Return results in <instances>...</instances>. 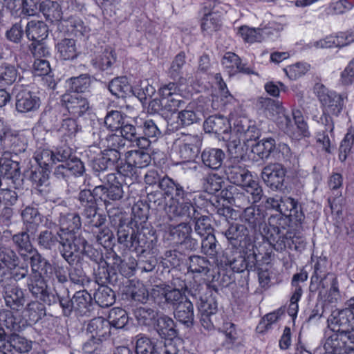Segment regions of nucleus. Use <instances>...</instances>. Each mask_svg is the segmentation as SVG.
Here are the masks:
<instances>
[{
  "label": "nucleus",
  "mask_w": 354,
  "mask_h": 354,
  "mask_svg": "<svg viewBox=\"0 0 354 354\" xmlns=\"http://www.w3.org/2000/svg\"><path fill=\"white\" fill-rule=\"evenodd\" d=\"M228 180L236 185L241 186L248 194L252 196V203L259 202L263 196V189L259 183L253 179L251 173L240 163L228 165L225 169Z\"/></svg>",
  "instance_id": "obj_1"
},
{
  "label": "nucleus",
  "mask_w": 354,
  "mask_h": 354,
  "mask_svg": "<svg viewBox=\"0 0 354 354\" xmlns=\"http://www.w3.org/2000/svg\"><path fill=\"white\" fill-rule=\"evenodd\" d=\"M326 331L325 350L332 354H349L354 350V334L351 331Z\"/></svg>",
  "instance_id": "obj_2"
},
{
  "label": "nucleus",
  "mask_w": 354,
  "mask_h": 354,
  "mask_svg": "<svg viewBox=\"0 0 354 354\" xmlns=\"http://www.w3.org/2000/svg\"><path fill=\"white\" fill-rule=\"evenodd\" d=\"M202 138L197 134L183 133L175 141L176 153L182 162H189L198 154Z\"/></svg>",
  "instance_id": "obj_3"
},
{
  "label": "nucleus",
  "mask_w": 354,
  "mask_h": 354,
  "mask_svg": "<svg viewBox=\"0 0 354 354\" xmlns=\"http://www.w3.org/2000/svg\"><path fill=\"white\" fill-rule=\"evenodd\" d=\"M315 91L325 112L335 115L341 113L344 106V97L341 95L322 84H317Z\"/></svg>",
  "instance_id": "obj_4"
},
{
  "label": "nucleus",
  "mask_w": 354,
  "mask_h": 354,
  "mask_svg": "<svg viewBox=\"0 0 354 354\" xmlns=\"http://www.w3.org/2000/svg\"><path fill=\"white\" fill-rule=\"evenodd\" d=\"M349 300L350 308L342 310H335L332 313L328 319L329 330L328 331L337 332L338 329L342 331L354 330V306H351V301Z\"/></svg>",
  "instance_id": "obj_5"
},
{
  "label": "nucleus",
  "mask_w": 354,
  "mask_h": 354,
  "mask_svg": "<svg viewBox=\"0 0 354 354\" xmlns=\"http://www.w3.org/2000/svg\"><path fill=\"white\" fill-rule=\"evenodd\" d=\"M179 92L180 88L174 82L164 84L160 88L159 93L160 97H162L164 111L176 112L184 104L183 96Z\"/></svg>",
  "instance_id": "obj_6"
},
{
  "label": "nucleus",
  "mask_w": 354,
  "mask_h": 354,
  "mask_svg": "<svg viewBox=\"0 0 354 354\" xmlns=\"http://www.w3.org/2000/svg\"><path fill=\"white\" fill-rule=\"evenodd\" d=\"M26 35L32 41L30 48L33 55L40 56L44 50V23L41 20H32L26 26Z\"/></svg>",
  "instance_id": "obj_7"
},
{
  "label": "nucleus",
  "mask_w": 354,
  "mask_h": 354,
  "mask_svg": "<svg viewBox=\"0 0 354 354\" xmlns=\"http://www.w3.org/2000/svg\"><path fill=\"white\" fill-rule=\"evenodd\" d=\"M165 211L170 220L173 218L187 220L196 218L200 214L191 201L167 203Z\"/></svg>",
  "instance_id": "obj_8"
},
{
  "label": "nucleus",
  "mask_w": 354,
  "mask_h": 354,
  "mask_svg": "<svg viewBox=\"0 0 354 354\" xmlns=\"http://www.w3.org/2000/svg\"><path fill=\"white\" fill-rule=\"evenodd\" d=\"M70 115L73 118L84 115L89 111V103L82 94L66 93L62 99Z\"/></svg>",
  "instance_id": "obj_9"
},
{
  "label": "nucleus",
  "mask_w": 354,
  "mask_h": 354,
  "mask_svg": "<svg viewBox=\"0 0 354 354\" xmlns=\"http://www.w3.org/2000/svg\"><path fill=\"white\" fill-rule=\"evenodd\" d=\"M151 295L159 304L171 305L174 308L184 301L180 290L168 285L155 286L152 289Z\"/></svg>",
  "instance_id": "obj_10"
},
{
  "label": "nucleus",
  "mask_w": 354,
  "mask_h": 354,
  "mask_svg": "<svg viewBox=\"0 0 354 354\" xmlns=\"http://www.w3.org/2000/svg\"><path fill=\"white\" fill-rule=\"evenodd\" d=\"M239 218L248 230L256 232L265 225L266 216L263 210L259 206L250 205L243 209Z\"/></svg>",
  "instance_id": "obj_11"
},
{
  "label": "nucleus",
  "mask_w": 354,
  "mask_h": 354,
  "mask_svg": "<svg viewBox=\"0 0 354 354\" xmlns=\"http://www.w3.org/2000/svg\"><path fill=\"white\" fill-rule=\"evenodd\" d=\"M261 176L268 187L278 189L283 185L286 169L281 164L272 163L263 167Z\"/></svg>",
  "instance_id": "obj_12"
},
{
  "label": "nucleus",
  "mask_w": 354,
  "mask_h": 354,
  "mask_svg": "<svg viewBox=\"0 0 354 354\" xmlns=\"http://www.w3.org/2000/svg\"><path fill=\"white\" fill-rule=\"evenodd\" d=\"M308 272L302 270L300 272L295 274L292 277L291 281L292 292L288 308V313L292 318L297 317L299 310L298 301L303 294V288L300 283H304L308 279Z\"/></svg>",
  "instance_id": "obj_13"
},
{
  "label": "nucleus",
  "mask_w": 354,
  "mask_h": 354,
  "mask_svg": "<svg viewBox=\"0 0 354 354\" xmlns=\"http://www.w3.org/2000/svg\"><path fill=\"white\" fill-rule=\"evenodd\" d=\"M19 87L21 86L15 87L17 111L20 113H28L37 109L41 104L39 97L30 91L21 89Z\"/></svg>",
  "instance_id": "obj_14"
},
{
  "label": "nucleus",
  "mask_w": 354,
  "mask_h": 354,
  "mask_svg": "<svg viewBox=\"0 0 354 354\" xmlns=\"http://www.w3.org/2000/svg\"><path fill=\"white\" fill-rule=\"evenodd\" d=\"M160 189L165 195L171 196L167 203L191 201V193L185 191L183 187L169 177H163L160 183Z\"/></svg>",
  "instance_id": "obj_15"
},
{
  "label": "nucleus",
  "mask_w": 354,
  "mask_h": 354,
  "mask_svg": "<svg viewBox=\"0 0 354 354\" xmlns=\"http://www.w3.org/2000/svg\"><path fill=\"white\" fill-rule=\"evenodd\" d=\"M279 212L288 218L290 221L300 223L304 219L301 207L297 202L290 197L281 198Z\"/></svg>",
  "instance_id": "obj_16"
},
{
  "label": "nucleus",
  "mask_w": 354,
  "mask_h": 354,
  "mask_svg": "<svg viewBox=\"0 0 354 354\" xmlns=\"http://www.w3.org/2000/svg\"><path fill=\"white\" fill-rule=\"evenodd\" d=\"M174 315L176 320L187 327H191L194 323V310L192 303L187 299L179 303L174 308Z\"/></svg>",
  "instance_id": "obj_17"
},
{
  "label": "nucleus",
  "mask_w": 354,
  "mask_h": 354,
  "mask_svg": "<svg viewBox=\"0 0 354 354\" xmlns=\"http://www.w3.org/2000/svg\"><path fill=\"white\" fill-rule=\"evenodd\" d=\"M100 180L107 185L109 201H118L123 197V189L121 183L118 180L115 174L109 173L106 175L99 174Z\"/></svg>",
  "instance_id": "obj_18"
},
{
  "label": "nucleus",
  "mask_w": 354,
  "mask_h": 354,
  "mask_svg": "<svg viewBox=\"0 0 354 354\" xmlns=\"http://www.w3.org/2000/svg\"><path fill=\"white\" fill-rule=\"evenodd\" d=\"M4 299L7 306L19 310L25 304L24 292L17 286H8L4 288Z\"/></svg>",
  "instance_id": "obj_19"
},
{
  "label": "nucleus",
  "mask_w": 354,
  "mask_h": 354,
  "mask_svg": "<svg viewBox=\"0 0 354 354\" xmlns=\"http://www.w3.org/2000/svg\"><path fill=\"white\" fill-rule=\"evenodd\" d=\"M225 158L223 150L216 148H207L201 153V160L205 167L213 170L221 167Z\"/></svg>",
  "instance_id": "obj_20"
},
{
  "label": "nucleus",
  "mask_w": 354,
  "mask_h": 354,
  "mask_svg": "<svg viewBox=\"0 0 354 354\" xmlns=\"http://www.w3.org/2000/svg\"><path fill=\"white\" fill-rule=\"evenodd\" d=\"M86 330L88 333H91L90 337H95L100 340L103 337H108L111 333L109 322L101 317L91 319Z\"/></svg>",
  "instance_id": "obj_21"
},
{
  "label": "nucleus",
  "mask_w": 354,
  "mask_h": 354,
  "mask_svg": "<svg viewBox=\"0 0 354 354\" xmlns=\"http://www.w3.org/2000/svg\"><path fill=\"white\" fill-rule=\"evenodd\" d=\"M222 64L230 75H233L239 72L246 74L252 73L250 68L245 67L244 64H241L239 57L232 52H227L225 54L222 60Z\"/></svg>",
  "instance_id": "obj_22"
},
{
  "label": "nucleus",
  "mask_w": 354,
  "mask_h": 354,
  "mask_svg": "<svg viewBox=\"0 0 354 354\" xmlns=\"http://www.w3.org/2000/svg\"><path fill=\"white\" fill-rule=\"evenodd\" d=\"M21 216L27 230L32 233H35L42 223L43 216L39 212L38 209L32 206L26 207L21 212Z\"/></svg>",
  "instance_id": "obj_23"
},
{
  "label": "nucleus",
  "mask_w": 354,
  "mask_h": 354,
  "mask_svg": "<svg viewBox=\"0 0 354 354\" xmlns=\"http://www.w3.org/2000/svg\"><path fill=\"white\" fill-rule=\"evenodd\" d=\"M28 6L27 0H0V10H3L6 8L12 12V15H34L33 10H30Z\"/></svg>",
  "instance_id": "obj_24"
},
{
  "label": "nucleus",
  "mask_w": 354,
  "mask_h": 354,
  "mask_svg": "<svg viewBox=\"0 0 354 354\" xmlns=\"http://www.w3.org/2000/svg\"><path fill=\"white\" fill-rule=\"evenodd\" d=\"M156 330L163 338L172 339L178 335L174 321L167 315H162L158 318Z\"/></svg>",
  "instance_id": "obj_25"
},
{
  "label": "nucleus",
  "mask_w": 354,
  "mask_h": 354,
  "mask_svg": "<svg viewBox=\"0 0 354 354\" xmlns=\"http://www.w3.org/2000/svg\"><path fill=\"white\" fill-rule=\"evenodd\" d=\"M203 127L207 133L221 134L227 133L229 123L223 116L212 115L205 120Z\"/></svg>",
  "instance_id": "obj_26"
},
{
  "label": "nucleus",
  "mask_w": 354,
  "mask_h": 354,
  "mask_svg": "<svg viewBox=\"0 0 354 354\" xmlns=\"http://www.w3.org/2000/svg\"><path fill=\"white\" fill-rule=\"evenodd\" d=\"M125 159L136 168L146 167L151 161L150 154L142 149L127 151L125 153Z\"/></svg>",
  "instance_id": "obj_27"
},
{
  "label": "nucleus",
  "mask_w": 354,
  "mask_h": 354,
  "mask_svg": "<svg viewBox=\"0 0 354 354\" xmlns=\"http://www.w3.org/2000/svg\"><path fill=\"white\" fill-rule=\"evenodd\" d=\"M82 208L83 209L82 214L86 220L88 225L98 228L104 224L106 218L102 214L97 213V207L96 203Z\"/></svg>",
  "instance_id": "obj_28"
},
{
  "label": "nucleus",
  "mask_w": 354,
  "mask_h": 354,
  "mask_svg": "<svg viewBox=\"0 0 354 354\" xmlns=\"http://www.w3.org/2000/svg\"><path fill=\"white\" fill-rule=\"evenodd\" d=\"M74 310L80 315H86L89 311L91 303V296L86 290H80L75 292L72 298Z\"/></svg>",
  "instance_id": "obj_29"
},
{
  "label": "nucleus",
  "mask_w": 354,
  "mask_h": 354,
  "mask_svg": "<svg viewBox=\"0 0 354 354\" xmlns=\"http://www.w3.org/2000/svg\"><path fill=\"white\" fill-rule=\"evenodd\" d=\"M270 228L268 229V239L271 243H279L281 246L286 247V245H290L289 241L291 240L292 243L295 242L294 236H292V232L288 231L285 235L281 234V230L279 227L271 224V219H270Z\"/></svg>",
  "instance_id": "obj_30"
},
{
  "label": "nucleus",
  "mask_w": 354,
  "mask_h": 354,
  "mask_svg": "<svg viewBox=\"0 0 354 354\" xmlns=\"http://www.w3.org/2000/svg\"><path fill=\"white\" fill-rule=\"evenodd\" d=\"M191 232L192 227L187 223H181L176 226L169 227L171 239L177 244L185 243L189 238Z\"/></svg>",
  "instance_id": "obj_31"
},
{
  "label": "nucleus",
  "mask_w": 354,
  "mask_h": 354,
  "mask_svg": "<svg viewBox=\"0 0 354 354\" xmlns=\"http://www.w3.org/2000/svg\"><path fill=\"white\" fill-rule=\"evenodd\" d=\"M19 263V259L12 249L0 246V265L4 267L6 272L8 270L15 269Z\"/></svg>",
  "instance_id": "obj_32"
},
{
  "label": "nucleus",
  "mask_w": 354,
  "mask_h": 354,
  "mask_svg": "<svg viewBox=\"0 0 354 354\" xmlns=\"http://www.w3.org/2000/svg\"><path fill=\"white\" fill-rule=\"evenodd\" d=\"M210 262L201 256H191L189 258L188 270L194 274L207 275L210 271Z\"/></svg>",
  "instance_id": "obj_33"
},
{
  "label": "nucleus",
  "mask_w": 354,
  "mask_h": 354,
  "mask_svg": "<svg viewBox=\"0 0 354 354\" xmlns=\"http://www.w3.org/2000/svg\"><path fill=\"white\" fill-rule=\"evenodd\" d=\"M248 231L247 226L243 224H234L231 225L224 234L232 245L236 246L239 245L238 242H241L248 236Z\"/></svg>",
  "instance_id": "obj_34"
},
{
  "label": "nucleus",
  "mask_w": 354,
  "mask_h": 354,
  "mask_svg": "<svg viewBox=\"0 0 354 354\" xmlns=\"http://www.w3.org/2000/svg\"><path fill=\"white\" fill-rule=\"evenodd\" d=\"M95 302L102 308L111 306L115 301V295L112 290L106 286H99L94 293Z\"/></svg>",
  "instance_id": "obj_35"
},
{
  "label": "nucleus",
  "mask_w": 354,
  "mask_h": 354,
  "mask_svg": "<svg viewBox=\"0 0 354 354\" xmlns=\"http://www.w3.org/2000/svg\"><path fill=\"white\" fill-rule=\"evenodd\" d=\"M109 89L113 95L118 98L125 97L131 91L127 78L123 77L113 80L109 83Z\"/></svg>",
  "instance_id": "obj_36"
},
{
  "label": "nucleus",
  "mask_w": 354,
  "mask_h": 354,
  "mask_svg": "<svg viewBox=\"0 0 354 354\" xmlns=\"http://www.w3.org/2000/svg\"><path fill=\"white\" fill-rule=\"evenodd\" d=\"M236 131L238 133H239V138L230 140L227 144L229 152L232 155L234 156H238L242 150V147L241 146V140L245 142L252 139L251 137L249 136V133H250L249 127H247V129H245L244 127H237Z\"/></svg>",
  "instance_id": "obj_37"
},
{
  "label": "nucleus",
  "mask_w": 354,
  "mask_h": 354,
  "mask_svg": "<svg viewBox=\"0 0 354 354\" xmlns=\"http://www.w3.org/2000/svg\"><path fill=\"white\" fill-rule=\"evenodd\" d=\"M134 315L140 324L150 326L153 324L158 313L153 308L139 307L134 310Z\"/></svg>",
  "instance_id": "obj_38"
},
{
  "label": "nucleus",
  "mask_w": 354,
  "mask_h": 354,
  "mask_svg": "<svg viewBox=\"0 0 354 354\" xmlns=\"http://www.w3.org/2000/svg\"><path fill=\"white\" fill-rule=\"evenodd\" d=\"M326 261L319 259L314 266V272L311 277V283H319L323 288L328 286L326 276Z\"/></svg>",
  "instance_id": "obj_39"
},
{
  "label": "nucleus",
  "mask_w": 354,
  "mask_h": 354,
  "mask_svg": "<svg viewBox=\"0 0 354 354\" xmlns=\"http://www.w3.org/2000/svg\"><path fill=\"white\" fill-rule=\"evenodd\" d=\"M109 319L110 327L115 328H122L128 322V315L126 311L120 308H113L109 313Z\"/></svg>",
  "instance_id": "obj_40"
},
{
  "label": "nucleus",
  "mask_w": 354,
  "mask_h": 354,
  "mask_svg": "<svg viewBox=\"0 0 354 354\" xmlns=\"http://www.w3.org/2000/svg\"><path fill=\"white\" fill-rule=\"evenodd\" d=\"M136 354H158L155 343L149 337L138 335L136 336Z\"/></svg>",
  "instance_id": "obj_41"
},
{
  "label": "nucleus",
  "mask_w": 354,
  "mask_h": 354,
  "mask_svg": "<svg viewBox=\"0 0 354 354\" xmlns=\"http://www.w3.org/2000/svg\"><path fill=\"white\" fill-rule=\"evenodd\" d=\"M220 26L221 17L219 15L213 12L204 14L201 19V28L203 31L210 34L212 32L216 31Z\"/></svg>",
  "instance_id": "obj_42"
},
{
  "label": "nucleus",
  "mask_w": 354,
  "mask_h": 354,
  "mask_svg": "<svg viewBox=\"0 0 354 354\" xmlns=\"http://www.w3.org/2000/svg\"><path fill=\"white\" fill-rule=\"evenodd\" d=\"M20 175L19 162L4 158L0 167V176L8 179H15Z\"/></svg>",
  "instance_id": "obj_43"
},
{
  "label": "nucleus",
  "mask_w": 354,
  "mask_h": 354,
  "mask_svg": "<svg viewBox=\"0 0 354 354\" xmlns=\"http://www.w3.org/2000/svg\"><path fill=\"white\" fill-rule=\"evenodd\" d=\"M276 147L275 140L268 138L259 141L252 147V151L261 158H268Z\"/></svg>",
  "instance_id": "obj_44"
},
{
  "label": "nucleus",
  "mask_w": 354,
  "mask_h": 354,
  "mask_svg": "<svg viewBox=\"0 0 354 354\" xmlns=\"http://www.w3.org/2000/svg\"><path fill=\"white\" fill-rule=\"evenodd\" d=\"M136 125L141 128L143 135L148 138H157L161 134L158 124L152 119H139L136 120Z\"/></svg>",
  "instance_id": "obj_45"
},
{
  "label": "nucleus",
  "mask_w": 354,
  "mask_h": 354,
  "mask_svg": "<svg viewBox=\"0 0 354 354\" xmlns=\"http://www.w3.org/2000/svg\"><path fill=\"white\" fill-rule=\"evenodd\" d=\"M264 31L261 28H252L247 26H242L239 28L238 34L246 42L253 43L263 39Z\"/></svg>",
  "instance_id": "obj_46"
},
{
  "label": "nucleus",
  "mask_w": 354,
  "mask_h": 354,
  "mask_svg": "<svg viewBox=\"0 0 354 354\" xmlns=\"http://www.w3.org/2000/svg\"><path fill=\"white\" fill-rule=\"evenodd\" d=\"M292 115L294 119V124L296 126L297 131H295V138L299 139L300 137H309L310 131L307 122L304 120L302 113L299 109H293Z\"/></svg>",
  "instance_id": "obj_47"
},
{
  "label": "nucleus",
  "mask_w": 354,
  "mask_h": 354,
  "mask_svg": "<svg viewBox=\"0 0 354 354\" xmlns=\"http://www.w3.org/2000/svg\"><path fill=\"white\" fill-rule=\"evenodd\" d=\"M6 343L7 347H9L10 349L12 348L19 353L28 352L32 348L31 342L15 333L10 335Z\"/></svg>",
  "instance_id": "obj_48"
},
{
  "label": "nucleus",
  "mask_w": 354,
  "mask_h": 354,
  "mask_svg": "<svg viewBox=\"0 0 354 354\" xmlns=\"http://www.w3.org/2000/svg\"><path fill=\"white\" fill-rule=\"evenodd\" d=\"M58 52L64 59H71L76 57L75 42L72 39H64L57 44Z\"/></svg>",
  "instance_id": "obj_49"
},
{
  "label": "nucleus",
  "mask_w": 354,
  "mask_h": 354,
  "mask_svg": "<svg viewBox=\"0 0 354 354\" xmlns=\"http://www.w3.org/2000/svg\"><path fill=\"white\" fill-rule=\"evenodd\" d=\"M60 224L63 230H66L69 232H75L81 227L80 216L76 213H69L62 216Z\"/></svg>",
  "instance_id": "obj_50"
},
{
  "label": "nucleus",
  "mask_w": 354,
  "mask_h": 354,
  "mask_svg": "<svg viewBox=\"0 0 354 354\" xmlns=\"http://www.w3.org/2000/svg\"><path fill=\"white\" fill-rule=\"evenodd\" d=\"M115 60L116 57L114 51L111 48H106L102 54L96 57L93 62L96 67L104 71L111 67Z\"/></svg>",
  "instance_id": "obj_51"
},
{
  "label": "nucleus",
  "mask_w": 354,
  "mask_h": 354,
  "mask_svg": "<svg viewBox=\"0 0 354 354\" xmlns=\"http://www.w3.org/2000/svg\"><path fill=\"white\" fill-rule=\"evenodd\" d=\"M195 221V232L201 236H207L212 234V227L210 223V219L207 216H196V218H191Z\"/></svg>",
  "instance_id": "obj_52"
},
{
  "label": "nucleus",
  "mask_w": 354,
  "mask_h": 354,
  "mask_svg": "<svg viewBox=\"0 0 354 354\" xmlns=\"http://www.w3.org/2000/svg\"><path fill=\"white\" fill-rule=\"evenodd\" d=\"M69 91L68 93L84 92L90 86V79L86 75H82L79 77H72L69 81Z\"/></svg>",
  "instance_id": "obj_53"
},
{
  "label": "nucleus",
  "mask_w": 354,
  "mask_h": 354,
  "mask_svg": "<svg viewBox=\"0 0 354 354\" xmlns=\"http://www.w3.org/2000/svg\"><path fill=\"white\" fill-rule=\"evenodd\" d=\"M124 117L118 111H111L107 113L104 119L106 127L111 131H117L121 128Z\"/></svg>",
  "instance_id": "obj_54"
},
{
  "label": "nucleus",
  "mask_w": 354,
  "mask_h": 354,
  "mask_svg": "<svg viewBox=\"0 0 354 354\" xmlns=\"http://www.w3.org/2000/svg\"><path fill=\"white\" fill-rule=\"evenodd\" d=\"M9 134L10 136L6 137L3 144L11 148L15 153L24 151L26 150V145L21 138L12 130Z\"/></svg>",
  "instance_id": "obj_55"
},
{
  "label": "nucleus",
  "mask_w": 354,
  "mask_h": 354,
  "mask_svg": "<svg viewBox=\"0 0 354 354\" xmlns=\"http://www.w3.org/2000/svg\"><path fill=\"white\" fill-rule=\"evenodd\" d=\"M277 124L279 127L286 133L290 136H295V128L294 122L292 121L290 116L284 110L277 118Z\"/></svg>",
  "instance_id": "obj_56"
},
{
  "label": "nucleus",
  "mask_w": 354,
  "mask_h": 354,
  "mask_svg": "<svg viewBox=\"0 0 354 354\" xmlns=\"http://www.w3.org/2000/svg\"><path fill=\"white\" fill-rule=\"evenodd\" d=\"M17 71L15 66L8 64L0 66V82L3 84H12L17 79Z\"/></svg>",
  "instance_id": "obj_57"
},
{
  "label": "nucleus",
  "mask_w": 354,
  "mask_h": 354,
  "mask_svg": "<svg viewBox=\"0 0 354 354\" xmlns=\"http://www.w3.org/2000/svg\"><path fill=\"white\" fill-rule=\"evenodd\" d=\"M46 297L49 301V305H50V297H52L53 302L62 308L63 313L66 316L69 315L72 310H74L72 299H70L68 297L59 298L58 297H55L54 295H50L49 294L47 293V291L46 290Z\"/></svg>",
  "instance_id": "obj_58"
},
{
  "label": "nucleus",
  "mask_w": 354,
  "mask_h": 354,
  "mask_svg": "<svg viewBox=\"0 0 354 354\" xmlns=\"http://www.w3.org/2000/svg\"><path fill=\"white\" fill-rule=\"evenodd\" d=\"M225 263L236 272H241L252 267V265H250L245 258L241 254H238L232 259H227Z\"/></svg>",
  "instance_id": "obj_59"
},
{
  "label": "nucleus",
  "mask_w": 354,
  "mask_h": 354,
  "mask_svg": "<svg viewBox=\"0 0 354 354\" xmlns=\"http://www.w3.org/2000/svg\"><path fill=\"white\" fill-rule=\"evenodd\" d=\"M225 341V346L227 348H234L240 342L238 341L237 333L235 329V326L232 323H226L224 326Z\"/></svg>",
  "instance_id": "obj_60"
},
{
  "label": "nucleus",
  "mask_w": 354,
  "mask_h": 354,
  "mask_svg": "<svg viewBox=\"0 0 354 354\" xmlns=\"http://www.w3.org/2000/svg\"><path fill=\"white\" fill-rule=\"evenodd\" d=\"M202 240L201 250L202 252L209 257H215L217 254L216 239L213 234L204 236Z\"/></svg>",
  "instance_id": "obj_61"
},
{
  "label": "nucleus",
  "mask_w": 354,
  "mask_h": 354,
  "mask_svg": "<svg viewBox=\"0 0 354 354\" xmlns=\"http://www.w3.org/2000/svg\"><path fill=\"white\" fill-rule=\"evenodd\" d=\"M120 159V153L118 149H109L103 156L100 158V162L103 163V167H100L102 170H106L108 167L118 163Z\"/></svg>",
  "instance_id": "obj_62"
},
{
  "label": "nucleus",
  "mask_w": 354,
  "mask_h": 354,
  "mask_svg": "<svg viewBox=\"0 0 354 354\" xmlns=\"http://www.w3.org/2000/svg\"><path fill=\"white\" fill-rule=\"evenodd\" d=\"M44 178V167L36 166L31 171L30 178L34 188L38 194L43 192V179Z\"/></svg>",
  "instance_id": "obj_63"
},
{
  "label": "nucleus",
  "mask_w": 354,
  "mask_h": 354,
  "mask_svg": "<svg viewBox=\"0 0 354 354\" xmlns=\"http://www.w3.org/2000/svg\"><path fill=\"white\" fill-rule=\"evenodd\" d=\"M12 240L19 250L30 252L32 249L29 235L26 232H21L13 235Z\"/></svg>",
  "instance_id": "obj_64"
}]
</instances>
